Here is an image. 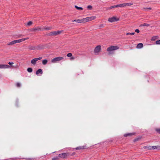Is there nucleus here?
Instances as JSON below:
<instances>
[{"instance_id":"obj_1","label":"nucleus","mask_w":160,"mask_h":160,"mask_svg":"<svg viewBox=\"0 0 160 160\" xmlns=\"http://www.w3.org/2000/svg\"><path fill=\"white\" fill-rule=\"evenodd\" d=\"M31 31L38 32L41 31H42V26H38L36 27H34L31 29Z\"/></svg>"},{"instance_id":"obj_2","label":"nucleus","mask_w":160,"mask_h":160,"mask_svg":"<svg viewBox=\"0 0 160 160\" xmlns=\"http://www.w3.org/2000/svg\"><path fill=\"white\" fill-rule=\"evenodd\" d=\"M63 58L62 57H59L54 58L51 60V62L52 63H56L63 59Z\"/></svg>"},{"instance_id":"obj_3","label":"nucleus","mask_w":160,"mask_h":160,"mask_svg":"<svg viewBox=\"0 0 160 160\" xmlns=\"http://www.w3.org/2000/svg\"><path fill=\"white\" fill-rule=\"evenodd\" d=\"M119 20L118 18H117L116 16L110 18L108 19V21L111 22H112L115 21H117Z\"/></svg>"},{"instance_id":"obj_4","label":"nucleus","mask_w":160,"mask_h":160,"mask_svg":"<svg viewBox=\"0 0 160 160\" xmlns=\"http://www.w3.org/2000/svg\"><path fill=\"white\" fill-rule=\"evenodd\" d=\"M96 18L95 16H91L90 17H87L85 18H84L85 22H87L93 20L95 19Z\"/></svg>"},{"instance_id":"obj_5","label":"nucleus","mask_w":160,"mask_h":160,"mask_svg":"<svg viewBox=\"0 0 160 160\" xmlns=\"http://www.w3.org/2000/svg\"><path fill=\"white\" fill-rule=\"evenodd\" d=\"M119 49L118 46H111L109 47L107 50H117Z\"/></svg>"},{"instance_id":"obj_6","label":"nucleus","mask_w":160,"mask_h":160,"mask_svg":"<svg viewBox=\"0 0 160 160\" xmlns=\"http://www.w3.org/2000/svg\"><path fill=\"white\" fill-rule=\"evenodd\" d=\"M38 46V49H50L47 46L43 45H39Z\"/></svg>"},{"instance_id":"obj_7","label":"nucleus","mask_w":160,"mask_h":160,"mask_svg":"<svg viewBox=\"0 0 160 160\" xmlns=\"http://www.w3.org/2000/svg\"><path fill=\"white\" fill-rule=\"evenodd\" d=\"M42 59V57H40L39 58H34L31 60V63L32 64H33V65H35L36 64V62L37 61H38V60H40L41 59Z\"/></svg>"},{"instance_id":"obj_8","label":"nucleus","mask_w":160,"mask_h":160,"mask_svg":"<svg viewBox=\"0 0 160 160\" xmlns=\"http://www.w3.org/2000/svg\"><path fill=\"white\" fill-rule=\"evenodd\" d=\"M60 33V31H54L51 32L50 34L51 36H56L59 34Z\"/></svg>"},{"instance_id":"obj_9","label":"nucleus","mask_w":160,"mask_h":160,"mask_svg":"<svg viewBox=\"0 0 160 160\" xmlns=\"http://www.w3.org/2000/svg\"><path fill=\"white\" fill-rule=\"evenodd\" d=\"M10 67V66L8 65L0 64V68H7Z\"/></svg>"},{"instance_id":"obj_10","label":"nucleus","mask_w":160,"mask_h":160,"mask_svg":"<svg viewBox=\"0 0 160 160\" xmlns=\"http://www.w3.org/2000/svg\"><path fill=\"white\" fill-rule=\"evenodd\" d=\"M28 39V38H22L20 39L15 40L16 43H20Z\"/></svg>"},{"instance_id":"obj_11","label":"nucleus","mask_w":160,"mask_h":160,"mask_svg":"<svg viewBox=\"0 0 160 160\" xmlns=\"http://www.w3.org/2000/svg\"><path fill=\"white\" fill-rule=\"evenodd\" d=\"M52 29V27H48L46 26L42 27V31L49 30Z\"/></svg>"},{"instance_id":"obj_12","label":"nucleus","mask_w":160,"mask_h":160,"mask_svg":"<svg viewBox=\"0 0 160 160\" xmlns=\"http://www.w3.org/2000/svg\"><path fill=\"white\" fill-rule=\"evenodd\" d=\"M38 46H30L28 47V49H30V50H38Z\"/></svg>"},{"instance_id":"obj_13","label":"nucleus","mask_w":160,"mask_h":160,"mask_svg":"<svg viewBox=\"0 0 160 160\" xmlns=\"http://www.w3.org/2000/svg\"><path fill=\"white\" fill-rule=\"evenodd\" d=\"M67 154L65 153H63L61 154H59L58 157L59 158H64L67 157Z\"/></svg>"},{"instance_id":"obj_14","label":"nucleus","mask_w":160,"mask_h":160,"mask_svg":"<svg viewBox=\"0 0 160 160\" xmlns=\"http://www.w3.org/2000/svg\"><path fill=\"white\" fill-rule=\"evenodd\" d=\"M42 71L41 69H38L36 72V74L37 75H38L39 74H42Z\"/></svg>"},{"instance_id":"obj_15","label":"nucleus","mask_w":160,"mask_h":160,"mask_svg":"<svg viewBox=\"0 0 160 160\" xmlns=\"http://www.w3.org/2000/svg\"><path fill=\"white\" fill-rule=\"evenodd\" d=\"M118 8L117 6V5H116L111 6L110 7L107 8H106V10H109L111 9H112L115 8Z\"/></svg>"},{"instance_id":"obj_16","label":"nucleus","mask_w":160,"mask_h":160,"mask_svg":"<svg viewBox=\"0 0 160 160\" xmlns=\"http://www.w3.org/2000/svg\"><path fill=\"white\" fill-rule=\"evenodd\" d=\"M142 10L144 11H148L151 10V8H145L143 7L142 8Z\"/></svg>"},{"instance_id":"obj_17","label":"nucleus","mask_w":160,"mask_h":160,"mask_svg":"<svg viewBox=\"0 0 160 160\" xmlns=\"http://www.w3.org/2000/svg\"><path fill=\"white\" fill-rule=\"evenodd\" d=\"M143 47V45L142 43H139L138 44L137 46V48L138 49H140L142 48Z\"/></svg>"},{"instance_id":"obj_18","label":"nucleus","mask_w":160,"mask_h":160,"mask_svg":"<svg viewBox=\"0 0 160 160\" xmlns=\"http://www.w3.org/2000/svg\"><path fill=\"white\" fill-rule=\"evenodd\" d=\"M77 22L78 23H84V19L83 18L81 19H78L77 20Z\"/></svg>"},{"instance_id":"obj_19","label":"nucleus","mask_w":160,"mask_h":160,"mask_svg":"<svg viewBox=\"0 0 160 160\" xmlns=\"http://www.w3.org/2000/svg\"><path fill=\"white\" fill-rule=\"evenodd\" d=\"M117 7H125V3L120 4H119L117 5Z\"/></svg>"},{"instance_id":"obj_20","label":"nucleus","mask_w":160,"mask_h":160,"mask_svg":"<svg viewBox=\"0 0 160 160\" xmlns=\"http://www.w3.org/2000/svg\"><path fill=\"white\" fill-rule=\"evenodd\" d=\"M133 3L132 2L125 3V7L132 5H133Z\"/></svg>"},{"instance_id":"obj_21","label":"nucleus","mask_w":160,"mask_h":160,"mask_svg":"<svg viewBox=\"0 0 160 160\" xmlns=\"http://www.w3.org/2000/svg\"><path fill=\"white\" fill-rule=\"evenodd\" d=\"M151 148H152L151 146H144V149H148V150H152Z\"/></svg>"},{"instance_id":"obj_22","label":"nucleus","mask_w":160,"mask_h":160,"mask_svg":"<svg viewBox=\"0 0 160 160\" xmlns=\"http://www.w3.org/2000/svg\"><path fill=\"white\" fill-rule=\"evenodd\" d=\"M15 43H16V42H15V40L13 41L8 43L7 44V45H13Z\"/></svg>"},{"instance_id":"obj_23","label":"nucleus","mask_w":160,"mask_h":160,"mask_svg":"<svg viewBox=\"0 0 160 160\" xmlns=\"http://www.w3.org/2000/svg\"><path fill=\"white\" fill-rule=\"evenodd\" d=\"M149 26V24H148L146 23H144L140 24V27H144V26L148 27Z\"/></svg>"},{"instance_id":"obj_24","label":"nucleus","mask_w":160,"mask_h":160,"mask_svg":"<svg viewBox=\"0 0 160 160\" xmlns=\"http://www.w3.org/2000/svg\"><path fill=\"white\" fill-rule=\"evenodd\" d=\"M101 49V46L100 45L97 46L95 48L94 50H100Z\"/></svg>"},{"instance_id":"obj_25","label":"nucleus","mask_w":160,"mask_h":160,"mask_svg":"<svg viewBox=\"0 0 160 160\" xmlns=\"http://www.w3.org/2000/svg\"><path fill=\"white\" fill-rule=\"evenodd\" d=\"M134 133H128V134H125L124 135V136L125 137H127V136H131L132 135H134Z\"/></svg>"},{"instance_id":"obj_26","label":"nucleus","mask_w":160,"mask_h":160,"mask_svg":"<svg viewBox=\"0 0 160 160\" xmlns=\"http://www.w3.org/2000/svg\"><path fill=\"white\" fill-rule=\"evenodd\" d=\"M75 7L78 10H83V8H82L79 7L76 5L75 6Z\"/></svg>"},{"instance_id":"obj_27","label":"nucleus","mask_w":160,"mask_h":160,"mask_svg":"<svg viewBox=\"0 0 160 160\" xmlns=\"http://www.w3.org/2000/svg\"><path fill=\"white\" fill-rule=\"evenodd\" d=\"M48 62V61L47 59H44L42 61V63L43 65L46 64Z\"/></svg>"},{"instance_id":"obj_28","label":"nucleus","mask_w":160,"mask_h":160,"mask_svg":"<svg viewBox=\"0 0 160 160\" xmlns=\"http://www.w3.org/2000/svg\"><path fill=\"white\" fill-rule=\"evenodd\" d=\"M160 147L159 146H151L152 150V149L154 150V149H157L158 148V147Z\"/></svg>"},{"instance_id":"obj_29","label":"nucleus","mask_w":160,"mask_h":160,"mask_svg":"<svg viewBox=\"0 0 160 160\" xmlns=\"http://www.w3.org/2000/svg\"><path fill=\"white\" fill-rule=\"evenodd\" d=\"M32 24V21H30L27 24L26 26H30Z\"/></svg>"},{"instance_id":"obj_30","label":"nucleus","mask_w":160,"mask_h":160,"mask_svg":"<svg viewBox=\"0 0 160 160\" xmlns=\"http://www.w3.org/2000/svg\"><path fill=\"white\" fill-rule=\"evenodd\" d=\"M108 53L109 55H111L114 53V51H108Z\"/></svg>"},{"instance_id":"obj_31","label":"nucleus","mask_w":160,"mask_h":160,"mask_svg":"<svg viewBox=\"0 0 160 160\" xmlns=\"http://www.w3.org/2000/svg\"><path fill=\"white\" fill-rule=\"evenodd\" d=\"M84 148L83 147H79L76 148L75 149L77 150H80Z\"/></svg>"},{"instance_id":"obj_32","label":"nucleus","mask_w":160,"mask_h":160,"mask_svg":"<svg viewBox=\"0 0 160 160\" xmlns=\"http://www.w3.org/2000/svg\"><path fill=\"white\" fill-rule=\"evenodd\" d=\"M28 71L29 72H31L32 71V69L31 68H28L27 69Z\"/></svg>"},{"instance_id":"obj_33","label":"nucleus","mask_w":160,"mask_h":160,"mask_svg":"<svg viewBox=\"0 0 160 160\" xmlns=\"http://www.w3.org/2000/svg\"><path fill=\"white\" fill-rule=\"evenodd\" d=\"M155 43L156 45H160V40L157 41Z\"/></svg>"},{"instance_id":"obj_34","label":"nucleus","mask_w":160,"mask_h":160,"mask_svg":"<svg viewBox=\"0 0 160 160\" xmlns=\"http://www.w3.org/2000/svg\"><path fill=\"white\" fill-rule=\"evenodd\" d=\"M134 34H135V32H131V33L128 32V33H126L127 35H134Z\"/></svg>"},{"instance_id":"obj_35","label":"nucleus","mask_w":160,"mask_h":160,"mask_svg":"<svg viewBox=\"0 0 160 160\" xmlns=\"http://www.w3.org/2000/svg\"><path fill=\"white\" fill-rule=\"evenodd\" d=\"M157 36L153 37L151 39V40L152 41H154L157 39Z\"/></svg>"},{"instance_id":"obj_36","label":"nucleus","mask_w":160,"mask_h":160,"mask_svg":"<svg viewBox=\"0 0 160 160\" xmlns=\"http://www.w3.org/2000/svg\"><path fill=\"white\" fill-rule=\"evenodd\" d=\"M100 51H94L93 53L95 54H98L99 52Z\"/></svg>"},{"instance_id":"obj_37","label":"nucleus","mask_w":160,"mask_h":160,"mask_svg":"<svg viewBox=\"0 0 160 160\" xmlns=\"http://www.w3.org/2000/svg\"><path fill=\"white\" fill-rule=\"evenodd\" d=\"M16 86L17 87H21V84L20 83L18 82L16 84Z\"/></svg>"},{"instance_id":"obj_38","label":"nucleus","mask_w":160,"mask_h":160,"mask_svg":"<svg viewBox=\"0 0 160 160\" xmlns=\"http://www.w3.org/2000/svg\"><path fill=\"white\" fill-rule=\"evenodd\" d=\"M92 8V7L91 5H88L87 6V8L88 9H91Z\"/></svg>"},{"instance_id":"obj_39","label":"nucleus","mask_w":160,"mask_h":160,"mask_svg":"<svg viewBox=\"0 0 160 160\" xmlns=\"http://www.w3.org/2000/svg\"><path fill=\"white\" fill-rule=\"evenodd\" d=\"M72 55V54L71 53H69L67 55V56L68 57H71Z\"/></svg>"},{"instance_id":"obj_40","label":"nucleus","mask_w":160,"mask_h":160,"mask_svg":"<svg viewBox=\"0 0 160 160\" xmlns=\"http://www.w3.org/2000/svg\"><path fill=\"white\" fill-rule=\"evenodd\" d=\"M58 159V158L56 157L55 158H53L52 160H57Z\"/></svg>"},{"instance_id":"obj_41","label":"nucleus","mask_w":160,"mask_h":160,"mask_svg":"<svg viewBox=\"0 0 160 160\" xmlns=\"http://www.w3.org/2000/svg\"><path fill=\"white\" fill-rule=\"evenodd\" d=\"M156 131L157 132L160 133V128L156 129Z\"/></svg>"},{"instance_id":"obj_42","label":"nucleus","mask_w":160,"mask_h":160,"mask_svg":"<svg viewBox=\"0 0 160 160\" xmlns=\"http://www.w3.org/2000/svg\"><path fill=\"white\" fill-rule=\"evenodd\" d=\"M135 31L137 32V33H138L140 31L139 29H136L135 30Z\"/></svg>"},{"instance_id":"obj_43","label":"nucleus","mask_w":160,"mask_h":160,"mask_svg":"<svg viewBox=\"0 0 160 160\" xmlns=\"http://www.w3.org/2000/svg\"><path fill=\"white\" fill-rule=\"evenodd\" d=\"M8 64H9V65H12V64H13V63L12 62H9L8 63Z\"/></svg>"},{"instance_id":"obj_44","label":"nucleus","mask_w":160,"mask_h":160,"mask_svg":"<svg viewBox=\"0 0 160 160\" xmlns=\"http://www.w3.org/2000/svg\"><path fill=\"white\" fill-rule=\"evenodd\" d=\"M70 59L71 60H73L74 59V58L73 57H72Z\"/></svg>"},{"instance_id":"obj_45","label":"nucleus","mask_w":160,"mask_h":160,"mask_svg":"<svg viewBox=\"0 0 160 160\" xmlns=\"http://www.w3.org/2000/svg\"><path fill=\"white\" fill-rule=\"evenodd\" d=\"M138 138L136 139H135L134 140V142H135V141H137L138 140Z\"/></svg>"},{"instance_id":"obj_46","label":"nucleus","mask_w":160,"mask_h":160,"mask_svg":"<svg viewBox=\"0 0 160 160\" xmlns=\"http://www.w3.org/2000/svg\"><path fill=\"white\" fill-rule=\"evenodd\" d=\"M77 20H72V22H77Z\"/></svg>"},{"instance_id":"obj_47","label":"nucleus","mask_w":160,"mask_h":160,"mask_svg":"<svg viewBox=\"0 0 160 160\" xmlns=\"http://www.w3.org/2000/svg\"><path fill=\"white\" fill-rule=\"evenodd\" d=\"M18 67H19V66L18 65H17V66H15V68H18Z\"/></svg>"}]
</instances>
